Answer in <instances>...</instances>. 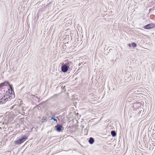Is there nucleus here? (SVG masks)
<instances>
[{
    "instance_id": "obj_1",
    "label": "nucleus",
    "mask_w": 155,
    "mask_h": 155,
    "mask_svg": "<svg viewBox=\"0 0 155 155\" xmlns=\"http://www.w3.org/2000/svg\"><path fill=\"white\" fill-rule=\"evenodd\" d=\"M72 67V64L71 61H68L65 62L64 63L62 64L61 67V71L63 72H66L68 69H71Z\"/></svg>"
},
{
    "instance_id": "obj_2",
    "label": "nucleus",
    "mask_w": 155,
    "mask_h": 155,
    "mask_svg": "<svg viewBox=\"0 0 155 155\" xmlns=\"http://www.w3.org/2000/svg\"><path fill=\"white\" fill-rule=\"evenodd\" d=\"M9 86L11 90V94H12V93H14V91L13 90L12 87V86L10 85L9 83L7 81H5V82L0 84V88L4 86Z\"/></svg>"
},
{
    "instance_id": "obj_3",
    "label": "nucleus",
    "mask_w": 155,
    "mask_h": 155,
    "mask_svg": "<svg viewBox=\"0 0 155 155\" xmlns=\"http://www.w3.org/2000/svg\"><path fill=\"white\" fill-rule=\"evenodd\" d=\"M26 139H27V137L26 136H24L23 137L15 141V142L17 144H21L24 142Z\"/></svg>"
},
{
    "instance_id": "obj_4",
    "label": "nucleus",
    "mask_w": 155,
    "mask_h": 155,
    "mask_svg": "<svg viewBox=\"0 0 155 155\" xmlns=\"http://www.w3.org/2000/svg\"><path fill=\"white\" fill-rule=\"evenodd\" d=\"M155 27V25L154 24L151 23L147 25L144 26V28L145 29H149L153 28Z\"/></svg>"
},
{
    "instance_id": "obj_5",
    "label": "nucleus",
    "mask_w": 155,
    "mask_h": 155,
    "mask_svg": "<svg viewBox=\"0 0 155 155\" xmlns=\"http://www.w3.org/2000/svg\"><path fill=\"white\" fill-rule=\"evenodd\" d=\"M12 96H9L8 98H2L0 100V102H1V104H2L3 103H5L7 101H8L9 100H10L12 98Z\"/></svg>"
},
{
    "instance_id": "obj_6",
    "label": "nucleus",
    "mask_w": 155,
    "mask_h": 155,
    "mask_svg": "<svg viewBox=\"0 0 155 155\" xmlns=\"http://www.w3.org/2000/svg\"><path fill=\"white\" fill-rule=\"evenodd\" d=\"M62 127V126L59 124H58L55 126V128L56 130L58 132H60L61 131V129Z\"/></svg>"
},
{
    "instance_id": "obj_7",
    "label": "nucleus",
    "mask_w": 155,
    "mask_h": 155,
    "mask_svg": "<svg viewBox=\"0 0 155 155\" xmlns=\"http://www.w3.org/2000/svg\"><path fill=\"white\" fill-rule=\"evenodd\" d=\"M89 143L91 144H92L94 142V140L92 137H90L88 140Z\"/></svg>"
},
{
    "instance_id": "obj_8",
    "label": "nucleus",
    "mask_w": 155,
    "mask_h": 155,
    "mask_svg": "<svg viewBox=\"0 0 155 155\" xmlns=\"http://www.w3.org/2000/svg\"><path fill=\"white\" fill-rule=\"evenodd\" d=\"M111 134L112 136L113 137H115L116 135V133L115 131H111Z\"/></svg>"
},
{
    "instance_id": "obj_9",
    "label": "nucleus",
    "mask_w": 155,
    "mask_h": 155,
    "mask_svg": "<svg viewBox=\"0 0 155 155\" xmlns=\"http://www.w3.org/2000/svg\"><path fill=\"white\" fill-rule=\"evenodd\" d=\"M131 45L133 47H135L137 46L136 44L134 42H132Z\"/></svg>"
},
{
    "instance_id": "obj_10",
    "label": "nucleus",
    "mask_w": 155,
    "mask_h": 155,
    "mask_svg": "<svg viewBox=\"0 0 155 155\" xmlns=\"http://www.w3.org/2000/svg\"><path fill=\"white\" fill-rule=\"evenodd\" d=\"M51 119L53 120L54 121H57V119H55L54 116H53L51 117Z\"/></svg>"
},
{
    "instance_id": "obj_11",
    "label": "nucleus",
    "mask_w": 155,
    "mask_h": 155,
    "mask_svg": "<svg viewBox=\"0 0 155 155\" xmlns=\"http://www.w3.org/2000/svg\"><path fill=\"white\" fill-rule=\"evenodd\" d=\"M14 106H13L12 107H11V109H12V108H14V107H14Z\"/></svg>"
},
{
    "instance_id": "obj_12",
    "label": "nucleus",
    "mask_w": 155,
    "mask_h": 155,
    "mask_svg": "<svg viewBox=\"0 0 155 155\" xmlns=\"http://www.w3.org/2000/svg\"><path fill=\"white\" fill-rule=\"evenodd\" d=\"M129 46L130 47V46H131V45H130V44H129Z\"/></svg>"
},
{
    "instance_id": "obj_13",
    "label": "nucleus",
    "mask_w": 155,
    "mask_h": 155,
    "mask_svg": "<svg viewBox=\"0 0 155 155\" xmlns=\"http://www.w3.org/2000/svg\"><path fill=\"white\" fill-rule=\"evenodd\" d=\"M45 119L44 118V117H43V120H45Z\"/></svg>"
},
{
    "instance_id": "obj_14",
    "label": "nucleus",
    "mask_w": 155,
    "mask_h": 155,
    "mask_svg": "<svg viewBox=\"0 0 155 155\" xmlns=\"http://www.w3.org/2000/svg\"><path fill=\"white\" fill-rule=\"evenodd\" d=\"M13 97H15V95L14 94H13Z\"/></svg>"
},
{
    "instance_id": "obj_15",
    "label": "nucleus",
    "mask_w": 155,
    "mask_h": 155,
    "mask_svg": "<svg viewBox=\"0 0 155 155\" xmlns=\"http://www.w3.org/2000/svg\"><path fill=\"white\" fill-rule=\"evenodd\" d=\"M1 102H0V104H2L1 103Z\"/></svg>"
},
{
    "instance_id": "obj_16",
    "label": "nucleus",
    "mask_w": 155,
    "mask_h": 155,
    "mask_svg": "<svg viewBox=\"0 0 155 155\" xmlns=\"http://www.w3.org/2000/svg\"><path fill=\"white\" fill-rule=\"evenodd\" d=\"M57 95V94H55L54 95H55V96H56Z\"/></svg>"
}]
</instances>
